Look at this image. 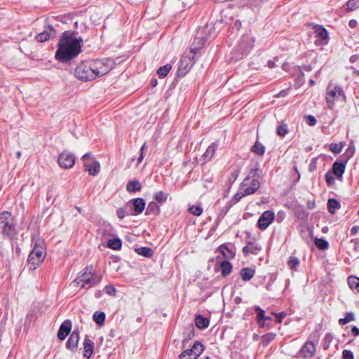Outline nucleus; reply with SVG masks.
Listing matches in <instances>:
<instances>
[{
  "label": "nucleus",
  "mask_w": 359,
  "mask_h": 359,
  "mask_svg": "<svg viewBox=\"0 0 359 359\" xmlns=\"http://www.w3.org/2000/svg\"><path fill=\"white\" fill-rule=\"evenodd\" d=\"M75 31H65L57 42L55 58L61 63H69L82 52L83 39L76 37Z\"/></svg>",
  "instance_id": "nucleus-1"
},
{
  "label": "nucleus",
  "mask_w": 359,
  "mask_h": 359,
  "mask_svg": "<svg viewBox=\"0 0 359 359\" xmlns=\"http://www.w3.org/2000/svg\"><path fill=\"white\" fill-rule=\"evenodd\" d=\"M116 63L111 58L88 60L80 62L74 69L75 76L83 81H93L107 74Z\"/></svg>",
  "instance_id": "nucleus-2"
},
{
  "label": "nucleus",
  "mask_w": 359,
  "mask_h": 359,
  "mask_svg": "<svg viewBox=\"0 0 359 359\" xmlns=\"http://www.w3.org/2000/svg\"><path fill=\"white\" fill-rule=\"evenodd\" d=\"M102 276L95 273L93 265L85 267L79 274L74 283L81 288H91L102 281Z\"/></svg>",
  "instance_id": "nucleus-3"
},
{
  "label": "nucleus",
  "mask_w": 359,
  "mask_h": 359,
  "mask_svg": "<svg viewBox=\"0 0 359 359\" xmlns=\"http://www.w3.org/2000/svg\"><path fill=\"white\" fill-rule=\"evenodd\" d=\"M0 233L4 238L13 241L18 235L16 222L11 213L3 211L0 213Z\"/></svg>",
  "instance_id": "nucleus-4"
},
{
  "label": "nucleus",
  "mask_w": 359,
  "mask_h": 359,
  "mask_svg": "<svg viewBox=\"0 0 359 359\" xmlns=\"http://www.w3.org/2000/svg\"><path fill=\"white\" fill-rule=\"evenodd\" d=\"M211 29L212 27H210L208 25L198 28L190 48L191 53L197 55L199 53L209 39Z\"/></svg>",
  "instance_id": "nucleus-5"
},
{
  "label": "nucleus",
  "mask_w": 359,
  "mask_h": 359,
  "mask_svg": "<svg viewBox=\"0 0 359 359\" xmlns=\"http://www.w3.org/2000/svg\"><path fill=\"white\" fill-rule=\"evenodd\" d=\"M254 43L255 39L253 37L249 35L242 36L238 45L233 51L235 59L238 60L247 55L252 49Z\"/></svg>",
  "instance_id": "nucleus-6"
},
{
  "label": "nucleus",
  "mask_w": 359,
  "mask_h": 359,
  "mask_svg": "<svg viewBox=\"0 0 359 359\" xmlns=\"http://www.w3.org/2000/svg\"><path fill=\"white\" fill-rule=\"evenodd\" d=\"M342 97L345 99V94L340 86L330 83L326 89V102L327 107L332 109L334 106L335 100Z\"/></svg>",
  "instance_id": "nucleus-7"
},
{
  "label": "nucleus",
  "mask_w": 359,
  "mask_h": 359,
  "mask_svg": "<svg viewBox=\"0 0 359 359\" xmlns=\"http://www.w3.org/2000/svg\"><path fill=\"white\" fill-rule=\"evenodd\" d=\"M196 54L191 53L190 51L189 55L182 56L177 73L178 76H184L189 72L196 62Z\"/></svg>",
  "instance_id": "nucleus-8"
},
{
  "label": "nucleus",
  "mask_w": 359,
  "mask_h": 359,
  "mask_svg": "<svg viewBox=\"0 0 359 359\" xmlns=\"http://www.w3.org/2000/svg\"><path fill=\"white\" fill-rule=\"evenodd\" d=\"M85 170L89 175L95 176L100 170V165L98 161L90 154H85L82 157Z\"/></svg>",
  "instance_id": "nucleus-9"
},
{
  "label": "nucleus",
  "mask_w": 359,
  "mask_h": 359,
  "mask_svg": "<svg viewBox=\"0 0 359 359\" xmlns=\"http://www.w3.org/2000/svg\"><path fill=\"white\" fill-rule=\"evenodd\" d=\"M75 156L67 151L62 152L57 158L60 166L65 169H69L73 167L75 163Z\"/></svg>",
  "instance_id": "nucleus-10"
},
{
  "label": "nucleus",
  "mask_w": 359,
  "mask_h": 359,
  "mask_svg": "<svg viewBox=\"0 0 359 359\" xmlns=\"http://www.w3.org/2000/svg\"><path fill=\"white\" fill-rule=\"evenodd\" d=\"M275 218L274 212L271 210L264 211L259 217L257 226L262 230H265L273 222Z\"/></svg>",
  "instance_id": "nucleus-11"
},
{
  "label": "nucleus",
  "mask_w": 359,
  "mask_h": 359,
  "mask_svg": "<svg viewBox=\"0 0 359 359\" xmlns=\"http://www.w3.org/2000/svg\"><path fill=\"white\" fill-rule=\"evenodd\" d=\"M146 203L142 198H135L127 203V206H132L133 212H130V215H138L141 214L145 208Z\"/></svg>",
  "instance_id": "nucleus-12"
},
{
  "label": "nucleus",
  "mask_w": 359,
  "mask_h": 359,
  "mask_svg": "<svg viewBox=\"0 0 359 359\" xmlns=\"http://www.w3.org/2000/svg\"><path fill=\"white\" fill-rule=\"evenodd\" d=\"M79 339V330L78 328H75L66 343L67 348L72 352L75 353L78 348Z\"/></svg>",
  "instance_id": "nucleus-13"
},
{
  "label": "nucleus",
  "mask_w": 359,
  "mask_h": 359,
  "mask_svg": "<svg viewBox=\"0 0 359 359\" xmlns=\"http://www.w3.org/2000/svg\"><path fill=\"white\" fill-rule=\"evenodd\" d=\"M255 311L257 313L256 320L260 328H271V325L268 323H265L264 320H272L271 316H265V311L260 306H256Z\"/></svg>",
  "instance_id": "nucleus-14"
},
{
  "label": "nucleus",
  "mask_w": 359,
  "mask_h": 359,
  "mask_svg": "<svg viewBox=\"0 0 359 359\" xmlns=\"http://www.w3.org/2000/svg\"><path fill=\"white\" fill-rule=\"evenodd\" d=\"M217 250L227 259H233L236 255V248L229 243L220 245Z\"/></svg>",
  "instance_id": "nucleus-15"
},
{
  "label": "nucleus",
  "mask_w": 359,
  "mask_h": 359,
  "mask_svg": "<svg viewBox=\"0 0 359 359\" xmlns=\"http://www.w3.org/2000/svg\"><path fill=\"white\" fill-rule=\"evenodd\" d=\"M316 351V346L313 342L307 341L301 348L299 353L304 358H312Z\"/></svg>",
  "instance_id": "nucleus-16"
},
{
  "label": "nucleus",
  "mask_w": 359,
  "mask_h": 359,
  "mask_svg": "<svg viewBox=\"0 0 359 359\" xmlns=\"http://www.w3.org/2000/svg\"><path fill=\"white\" fill-rule=\"evenodd\" d=\"M246 185L243 187V182L240 185V190H245V194L251 195L255 194L260 187V182L259 180H250L246 182Z\"/></svg>",
  "instance_id": "nucleus-17"
},
{
  "label": "nucleus",
  "mask_w": 359,
  "mask_h": 359,
  "mask_svg": "<svg viewBox=\"0 0 359 359\" xmlns=\"http://www.w3.org/2000/svg\"><path fill=\"white\" fill-rule=\"evenodd\" d=\"M94 342L89 338V337L86 336L83 342V357L88 359L92 357L94 352Z\"/></svg>",
  "instance_id": "nucleus-18"
},
{
  "label": "nucleus",
  "mask_w": 359,
  "mask_h": 359,
  "mask_svg": "<svg viewBox=\"0 0 359 359\" xmlns=\"http://www.w3.org/2000/svg\"><path fill=\"white\" fill-rule=\"evenodd\" d=\"M72 330V321L70 320H65L60 326L57 337L60 340H64L69 334Z\"/></svg>",
  "instance_id": "nucleus-19"
},
{
  "label": "nucleus",
  "mask_w": 359,
  "mask_h": 359,
  "mask_svg": "<svg viewBox=\"0 0 359 359\" xmlns=\"http://www.w3.org/2000/svg\"><path fill=\"white\" fill-rule=\"evenodd\" d=\"M261 246L257 243H253L252 241H248L247 245L243 247L242 250L245 255H248L250 253L257 255L261 251Z\"/></svg>",
  "instance_id": "nucleus-20"
},
{
  "label": "nucleus",
  "mask_w": 359,
  "mask_h": 359,
  "mask_svg": "<svg viewBox=\"0 0 359 359\" xmlns=\"http://www.w3.org/2000/svg\"><path fill=\"white\" fill-rule=\"evenodd\" d=\"M262 172V170L258 167L251 168L247 177L243 181V187L245 186L247 184L246 182H248L250 180H259V178L260 177Z\"/></svg>",
  "instance_id": "nucleus-21"
},
{
  "label": "nucleus",
  "mask_w": 359,
  "mask_h": 359,
  "mask_svg": "<svg viewBox=\"0 0 359 359\" xmlns=\"http://www.w3.org/2000/svg\"><path fill=\"white\" fill-rule=\"evenodd\" d=\"M41 243L42 242L41 241L36 242L34 247L30 253H32V255L38 257L39 259L43 261L46 252L44 251L43 247L41 245Z\"/></svg>",
  "instance_id": "nucleus-22"
},
{
  "label": "nucleus",
  "mask_w": 359,
  "mask_h": 359,
  "mask_svg": "<svg viewBox=\"0 0 359 359\" xmlns=\"http://www.w3.org/2000/svg\"><path fill=\"white\" fill-rule=\"evenodd\" d=\"M160 212L161 208L156 202L151 201L149 203L145 211L146 215L157 216L160 214Z\"/></svg>",
  "instance_id": "nucleus-23"
},
{
  "label": "nucleus",
  "mask_w": 359,
  "mask_h": 359,
  "mask_svg": "<svg viewBox=\"0 0 359 359\" xmlns=\"http://www.w3.org/2000/svg\"><path fill=\"white\" fill-rule=\"evenodd\" d=\"M255 274V270L250 267L242 268L240 271V276L243 280L249 281Z\"/></svg>",
  "instance_id": "nucleus-24"
},
{
  "label": "nucleus",
  "mask_w": 359,
  "mask_h": 359,
  "mask_svg": "<svg viewBox=\"0 0 359 359\" xmlns=\"http://www.w3.org/2000/svg\"><path fill=\"white\" fill-rule=\"evenodd\" d=\"M219 147V143L217 142H212L206 149L205 152L203 154V157L205 161H208L213 156L215 150Z\"/></svg>",
  "instance_id": "nucleus-25"
},
{
  "label": "nucleus",
  "mask_w": 359,
  "mask_h": 359,
  "mask_svg": "<svg viewBox=\"0 0 359 359\" xmlns=\"http://www.w3.org/2000/svg\"><path fill=\"white\" fill-rule=\"evenodd\" d=\"M345 163L335 161L332 165V172L337 177H341L345 171Z\"/></svg>",
  "instance_id": "nucleus-26"
},
{
  "label": "nucleus",
  "mask_w": 359,
  "mask_h": 359,
  "mask_svg": "<svg viewBox=\"0 0 359 359\" xmlns=\"http://www.w3.org/2000/svg\"><path fill=\"white\" fill-rule=\"evenodd\" d=\"M42 262L43 261L39 259L38 257L32 255V253H29L27 259V266L29 270H34L42 263Z\"/></svg>",
  "instance_id": "nucleus-27"
},
{
  "label": "nucleus",
  "mask_w": 359,
  "mask_h": 359,
  "mask_svg": "<svg viewBox=\"0 0 359 359\" xmlns=\"http://www.w3.org/2000/svg\"><path fill=\"white\" fill-rule=\"evenodd\" d=\"M196 326L199 329H205L209 326V319L201 315H197L195 318Z\"/></svg>",
  "instance_id": "nucleus-28"
},
{
  "label": "nucleus",
  "mask_w": 359,
  "mask_h": 359,
  "mask_svg": "<svg viewBox=\"0 0 359 359\" xmlns=\"http://www.w3.org/2000/svg\"><path fill=\"white\" fill-rule=\"evenodd\" d=\"M142 184L138 180H130L126 185V190L130 193H134L140 191Z\"/></svg>",
  "instance_id": "nucleus-29"
},
{
  "label": "nucleus",
  "mask_w": 359,
  "mask_h": 359,
  "mask_svg": "<svg viewBox=\"0 0 359 359\" xmlns=\"http://www.w3.org/2000/svg\"><path fill=\"white\" fill-rule=\"evenodd\" d=\"M220 269L223 277L229 275L232 271V264L227 260H224L220 262Z\"/></svg>",
  "instance_id": "nucleus-30"
},
{
  "label": "nucleus",
  "mask_w": 359,
  "mask_h": 359,
  "mask_svg": "<svg viewBox=\"0 0 359 359\" xmlns=\"http://www.w3.org/2000/svg\"><path fill=\"white\" fill-rule=\"evenodd\" d=\"M341 207L340 203L335 198H330L327 201V210L330 213L334 214L336 210Z\"/></svg>",
  "instance_id": "nucleus-31"
},
{
  "label": "nucleus",
  "mask_w": 359,
  "mask_h": 359,
  "mask_svg": "<svg viewBox=\"0 0 359 359\" xmlns=\"http://www.w3.org/2000/svg\"><path fill=\"white\" fill-rule=\"evenodd\" d=\"M135 252L138 255L145 257L147 258H150L154 255V251L151 248L149 247H140L135 248Z\"/></svg>",
  "instance_id": "nucleus-32"
},
{
  "label": "nucleus",
  "mask_w": 359,
  "mask_h": 359,
  "mask_svg": "<svg viewBox=\"0 0 359 359\" xmlns=\"http://www.w3.org/2000/svg\"><path fill=\"white\" fill-rule=\"evenodd\" d=\"M198 357V353H196L194 350L187 349L179 355V359H196Z\"/></svg>",
  "instance_id": "nucleus-33"
},
{
  "label": "nucleus",
  "mask_w": 359,
  "mask_h": 359,
  "mask_svg": "<svg viewBox=\"0 0 359 359\" xmlns=\"http://www.w3.org/2000/svg\"><path fill=\"white\" fill-rule=\"evenodd\" d=\"M107 246L112 250H121L122 247V241L118 238L109 239L107 243Z\"/></svg>",
  "instance_id": "nucleus-34"
},
{
  "label": "nucleus",
  "mask_w": 359,
  "mask_h": 359,
  "mask_svg": "<svg viewBox=\"0 0 359 359\" xmlns=\"http://www.w3.org/2000/svg\"><path fill=\"white\" fill-rule=\"evenodd\" d=\"M276 334L273 332H269L264 334L262 337V344L264 346H268L272 341L275 339Z\"/></svg>",
  "instance_id": "nucleus-35"
},
{
  "label": "nucleus",
  "mask_w": 359,
  "mask_h": 359,
  "mask_svg": "<svg viewBox=\"0 0 359 359\" xmlns=\"http://www.w3.org/2000/svg\"><path fill=\"white\" fill-rule=\"evenodd\" d=\"M251 151L259 156H263L265 153V147L262 144L257 141L252 146Z\"/></svg>",
  "instance_id": "nucleus-36"
},
{
  "label": "nucleus",
  "mask_w": 359,
  "mask_h": 359,
  "mask_svg": "<svg viewBox=\"0 0 359 359\" xmlns=\"http://www.w3.org/2000/svg\"><path fill=\"white\" fill-rule=\"evenodd\" d=\"M93 318L97 324L102 325L105 320V313L102 311H96L93 313Z\"/></svg>",
  "instance_id": "nucleus-37"
},
{
  "label": "nucleus",
  "mask_w": 359,
  "mask_h": 359,
  "mask_svg": "<svg viewBox=\"0 0 359 359\" xmlns=\"http://www.w3.org/2000/svg\"><path fill=\"white\" fill-rule=\"evenodd\" d=\"M172 68L171 65L167 64L164 66L159 67L157 70V74L160 78H165L170 72Z\"/></svg>",
  "instance_id": "nucleus-38"
},
{
  "label": "nucleus",
  "mask_w": 359,
  "mask_h": 359,
  "mask_svg": "<svg viewBox=\"0 0 359 359\" xmlns=\"http://www.w3.org/2000/svg\"><path fill=\"white\" fill-rule=\"evenodd\" d=\"M315 245L318 249L322 250H327L329 247L328 242L323 238H316Z\"/></svg>",
  "instance_id": "nucleus-39"
},
{
  "label": "nucleus",
  "mask_w": 359,
  "mask_h": 359,
  "mask_svg": "<svg viewBox=\"0 0 359 359\" xmlns=\"http://www.w3.org/2000/svg\"><path fill=\"white\" fill-rule=\"evenodd\" d=\"M276 132L279 136L285 137L288 133L287 125L284 122H281L277 127Z\"/></svg>",
  "instance_id": "nucleus-40"
},
{
  "label": "nucleus",
  "mask_w": 359,
  "mask_h": 359,
  "mask_svg": "<svg viewBox=\"0 0 359 359\" xmlns=\"http://www.w3.org/2000/svg\"><path fill=\"white\" fill-rule=\"evenodd\" d=\"M203 209L200 205H190L189 208V212L195 216H200L202 215Z\"/></svg>",
  "instance_id": "nucleus-41"
},
{
  "label": "nucleus",
  "mask_w": 359,
  "mask_h": 359,
  "mask_svg": "<svg viewBox=\"0 0 359 359\" xmlns=\"http://www.w3.org/2000/svg\"><path fill=\"white\" fill-rule=\"evenodd\" d=\"M168 194L163 191H158L154 195V199L158 203H165L168 199Z\"/></svg>",
  "instance_id": "nucleus-42"
},
{
  "label": "nucleus",
  "mask_w": 359,
  "mask_h": 359,
  "mask_svg": "<svg viewBox=\"0 0 359 359\" xmlns=\"http://www.w3.org/2000/svg\"><path fill=\"white\" fill-rule=\"evenodd\" d=\"M354 320H355V318H354L353 313L348 312V313H346L345 318L339 319V324L341 325H346V324H347V323H348L351 321H353Z\"/></svg>",
  "instance_id": "nucleus-43"
},
{
  "label": "nucleus",
  "mask_w": 359,
  "mask_h": 359,
  "mask_svg": "<svg viewBox=\"0 0 359 359\" xmlns=\"http://www.w3.org/2000/svg\"><path fill=\"white\" fill-rule=\"evenodd\" d=\"M347 11H353L359 8V0H348L346 3Z\"/></svg>",
  "instance_id": "nucleus-44"
},
{
  "label": "nucleus",
  "mask_w": 359,
  "mask_h": 359,
  "mask_svg": "<svg viewBox=\"0 0 359 359\" xmlns=\"http://www.w3.org/2000/svg\"><path fill=\"white\" fill-rule=\"evenodd\" d=\"M128 206H127V205L124 207H121V208H119L117 210H116V215L117 217L122 219H123L126 215H130V212H128L127 211V208H128Z\"/></svg>",
  "instance_id": "nucleus-45"
},
{
  "label": "nucleus",
  "mask_w": 359,
  "mask_h": 359,
  "mask_svg": "<svg viewBox=\"0 0 359 359\" xmlns=\"http://www.w3.org/2000/svg\"><path fill=\"white\" fill-rule=\"evenodd\" d=\"M299 76L295 79V86L297 88L301 87L304 83V73L302 72V67L299 68Z\"/></svg>",
  "instance_id": "nucleus-46"
},
{
  "label": "nucleus",
  "mask_w": 359,
  "mask_h": 359,
  "mask_svg": "<svg viewBox=\"0 0 359 359\" xmlns=\"http://www.w3.org/2000/svg\"><path fill=\"white\" fill-rule=\"evenodd\" d=\"M348 283L351 289L357 290L359 289V278L354 277H348Z\"/></svg>",
  "instance_id": "nucleus-47"
},
{
  "label": "nucleus",
  "mask_w": 359,
  "mask_h": 359,
  "mask_svg": "<svg viewBox=\"0 0 359 359\" xmlns=\"http://www.w3.org/2000/svg\"><path fill=\"white\" fill-rule=\"evenodd\" d=\"M50 38V34L47 31H43L36 36L38 42H45Z\"/></svg>",
  "instance_id": "nucleus-48"
},
{
  "label": "nucleus",
  "mask_w": 359,
  "mask_h": 359,
  "mask_svg": "<svg viewBox=\"0 0 359 359\" xmlns=\"http://www.w3.org/2000/svg\"><path fill=\"white\" fill-rule=\"evenodd\" d=\"M287 264L292 270H296L297 267L299 265V260L295 257H290Z\"/></svg>",
  "instance_id": "nucleus-49"
},
{
  "label": "nucleus",
  "mask_w": 359,
  "mask_h": 359,
  "mask_svg": "<svg viewBox=\"0 0 359 359\" xmlns=\"http://www.w3.org/2000/svg\"><path fill=\"white\" fill-rule=\"evenodd\" d=\"M316 32L317 35L322 39H326L327 38V32L326 29L322 26H319L316 29Z\"/></svg>",
  "instance_id": "nucleus-50"
},
{
  "label": "nucleus",
  "mask_w": 359,
  "mask_h": 359,
  "mask_svg": "<svg viewBox=\"0 0 359 359\" xmlns=\"http://www.w3.org/2000/svg\"><path fill=\"white\" fill-rule=\"evenodd\" d=\"M191 350H194L196 353H198V356L202 353V352L204 350V346L199 341H196L192 348Z\"/></svg>",
  "instance_id": "nucleus-51"
},
{
  "label": "nucleus",
  "mask_w": 359,
  "mask_h": 359,
  "mask_svg": "<svg viewBox=\"0 0 359 359\" xmlns=\"http://www.w3.org/2000/svg\"><path fill=\"white\" fill-rule=\"evenodd\" d=\"M343 148L342 144H337V143H332L330 144V151L334 154H339L341 153Z\"/></svg>",
  "instance_id": "nucleus-52"
},
{
  "label": "nucleus",
  "mask_w": 359,
  "mask_h": 359,
  "mask_svg": "<svg viewBox=\"0 0 359 359\" xmlns=\"http://www.w3.org/2000/svg\"><path fill=\"white\" fill-rule=\"evenodd\" d=\"M332 340V334L330 333L326 334L324 337L323 344V346L325 350H326L329 348L330 344L331 343Z\"/></svg>",
  "instance_id": "nucleus-53"
},
{
  "label": "nucleus",
  "mask_w": 359,
  "mask_h": 359,
  "mask_svg": "<svg viewBox=\"0 0 359 359\" xmlns=\"http://www.w3.org/2000/svg\"><path fill=\"white\" fill-rule=\"evenodd\" d=\"M104 290L106 293L111 296L114 297L116 295V289L112 285H107L104 287Z\"/></svg>",
  "instance_id": "nucleus-54"
},
{
  "label": "nucleus",
  "mask_w": 359,
  "mask_h": 359,
  "mask_svg": "<svg viewBox=\"0 0 359 359\" xmlns=\"http://www.w3.org/2000/svg\"><path fill=\"white\" fill-rule=\"evenodd\" d=\"M325 180L328 185H332L335 182V178L334 177L332 173L328 172L325 174Z\"/></svg>",
  "instance_id": "nucleus-55"
},
{
  "label": "nucleus",
  "mask_w": 359,
  "mask_h": 359,
  "mask_svg": "<svg viewBox=\"0 0 359 359\" xmlns=\"http://www.w3.org/2000/svg\"><path fill=\"white\" fill-rule=\"evenodd\" d=\"M342 359H354L353 353L350 350H344L342 351Z\"/></svg>",
  "instance_id": "nucleus-56"
},
{
  "label": "nucleus",
  "mask_w": 359,
  "mask_h": 359,
  "mask_svg": "<svg viewBox=\"0 0 359 359\" xmlns=\"http://www.w3.org/2000/svg\"><path fill=\"white\" fill-rule=\"evenodd\" d=\"M248 194H245V190H240L238 191L233 196V199L236 202L239 201L243 197L248 196Z\"/></svg>",
  "instance_id": "nucleus-57"
},
{
  "label": "nucleus",
  "mask_w": 359,
  "mask_h": 359,
  "mask_svg": "<svg viewBox=\"0 0 359 359\" xmlns=\"http://www.w3.org/2000/svg\"><path fill=\"white\" fill-rule=\"evenodd\" d=\"M306 123L310 126H313L316 124V118L313 115H308L306 116Z\"/></svg>",
  "instance_id": "nucleus-58"
},
{
  "label": "nucleus",
  "mask_w": 359,
  "mask_h": 359,
  "mask_svg": "<svg viewBox=\"0 0 359 359\" xmlns=\"http://www.w3.org/2000/svg\"><path fill=\"white\" fill-rule=\"evenodd\" d=\"M240 174V170L239 169H235L231 174V177L229 178V180L231 182V183L234 182L237 177H238Z\"/></svg>",
  "instance_id": "nucleus-59"
},
{
  "label": "nucleus",
  "mask_w": 359,
  "mask_h": 359,
  "mask_svg": "<svg viewBox=\"0 0 359 359\" xmlns=\"http://www.w3.org/2000/svg\"><path fill=\"white\" fill-rule=\"evenodd\" d=\"M147 148V143L144 142L140 148V154L137 158V164H140L144 158V150Z\"/></svg>",
  "instance_id": "nucleus-60"
},
{
  "label": "nucleus",
  "mask_w": 359,
  "mask_h": 359,
  "mask_svg": "<svg viewBox=\"0 0 359 359\" xmlns=\"http://www.w3.org/2000/svg\"><path fill=\"white\" fill-rule=\"evenodd\" d=\"M274 314L276 316V321L278 323H280L283 321V319L286 316V313L285 312H280Z\"/></svg>",
  "instance_id": "nucleus-61"
},
{
  "label": "nucleus",
  "mask_w": 359,
  "mask_h": 359,
  "mask_svg": "<svg viewBox=\"0 0 359 359\" xmlns=\"http://www.w3.org/2000/svg\"><path fill=\"white\" fill-rule=\"evenodd\" d=\"M300 67H302V72H304V71H306V72H311L313 70V67L311 65H302V66H298L297 67V69H298V71L299 72V68Z\"/></svg>",
  "instance_id": "nucleus-62"
},
{
  "label": "nucleus",
  "mask_w": 359,
  "mask_h": 359,
  "mask_svg": "<svg viewBox=\"0 0 359 359\" xmlns=\"http://www.w3.org/2000/svg\"><path fill=\"white\" fill-rule=\"evenodd\" d=\"M351 334L354 337L359 336V328L355 325L353 326L351 330Z\"/></svg>",
  "instance_id": "nucleus-63"
},
{
  "label": "nucleus",
  "mask_w": 359,
  "mask_h": 359,
  "mask_svg": "<svg viewBox=\"0 0 359 359\" xmlns=\"http://www.w3.org/2000/svg\"><path fill=\"white\" fill-rule=\"evenodd\" d=\"M358 25V22L357 20H354V19H352L351 20H349L348 22V26L351 27V28H355Z\"/></svg>",
  "instance_id": "nucleus-64"
}]
</instances>
